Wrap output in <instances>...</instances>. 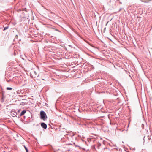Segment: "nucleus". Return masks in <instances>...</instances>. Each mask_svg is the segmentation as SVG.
<instances>
[{
    "instance_id": "nucleus-8",
    "label": "nucleus",
    "mask_w": 152,
    "mask_h": 152,
    "mask_svg": "<svg viewBox=\"0 0 152 152\" xmlns=\"http://www.w3.org/2000/svg\"><path fill=\"white\" fill-rule=\"evenodd\" d=\"M8 26H6V27H5L4 28V30H6L7 29H8Z\"/></svg>"
},
{
    "instance_id": "nucleus-1",
    "label": "nucleus",
    "mask_w": 152,
    "mask_h": 152,
    "mask_svg": "<svg viewBox=\"0 0 152 152\" xmlns=\"http://www.w3.org/2000/svg\"><path fill=\"white\" fill-rule=\"evenodd\" d=\"M40 118L44 120H46L47 118V116L45 112L42 111L40 113Z\"/></svg>"
},
{
    "instance_id": "nucleus-7",
    "label": "nucleus",
    "mask_w": 152,
    "mask_h": 152,
    "mask_svg": "<svg viewBox=\"0 0 152 152\" xmlns=\"http://www.w3.org/2000/svg\"><path fill=\"white\" fill-rule=\"evenodd\" d=\"M7 90H12V88L10 87H7Z\"/></svg>"
},
{
    "instance_id": "nucleus-2",
    "label": "nucleus",
    "mask_w": 152,
    "mask_h": 152,
    "mask_svg": "<svg viewBox=\"0 0 152 152\" xmlns=\"http://www.w3.org/2000/svg\"><path fill=\"white\" fill-rule=\"evenodd\" d=\"M41 127L45 129H46L47 128V125L46 124L44 123H42L41 124Z\"/></svg>"
},
{
    "instance_id": "nucleus-3",
    "label": "nucleus",
    "mask_w": 152,
    "mask_h": 152,
    "mask_svg": "<svg viewBox=\"0 0 152 152\" xmlns=\"http://www.w3.org/2000/svg\"><path fill=\"white\" fill-rule=\"evenodd\" d=\"M101 146V144L100 143H98L97 145L95 146L96 148L97 149V151L100 148V147Z\"/></svg>"
},
{
    "instance_id": "nucleus-4",
    "label": "nucleus",
    "mask_w": 152,
    "mask_h": 152,
    "mask_svg": "<svg viewBox=\"0 0 152 152\" xmlns=\"http://www.w3.org/2000/svg\"><path fill=\"white\" fill-rule=\"evenodd\" d=\"M91 148L93 150H95L96 151H97V149L96 148V147L95 145H92L91 146Z\"/></svg>"
},
{
    "instance_id": "nucleus-5",
    "label": "nucleus",
    "mask_w": 152,
    "mask_h": 152,
    "mask_svg": "<svg viewBox=\"0 0 152 152\" xmlns=\"http://www.w3.org/2000/svg\"><path fill=\"white\" fill-rule=\"evenodd\" d=\"M26 112V111L25 110H23L22 111L20 114V116H21L24 115Z\"/></svg>"
},
{
    "instance_id": "nucleus-6",
    "label": "nucleus",
    "mask_w": 152,
    "mask_h": 152,
    "mask_svg": "<svg viewBox=\"0 0 152 152\" xmlns=\"http://www.w3.org/2000/svg\"><path fill=\"white\" fill-rule=\"evenodd\" d=\"M24 147L26 150V152H28V150L27 148V147L25 145H24Z\"/></svg>"
},
{
    "instance_id": "nucleus-9",
    "label": "nucleus",
    "mask_w": 152,
    "mask_h": 152,
    "mask_svg": "<svg viewBox=\"0 0 152 152\" xmlns=\"http://www.w3.org/2000/svg\"><path fill=\"white\" fill-rule=\"evenodd\" d=\"M107 148H104V149L105 150V149H107Z\"/></svg>"
}]
</instances>
